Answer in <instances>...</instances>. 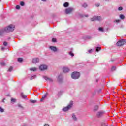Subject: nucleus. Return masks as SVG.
Masks as SVG:
<instances>
[{
	"label": "nucleus",
	"mask_w": 126,
	"mask_h": 126,
	"mask_svg": "<svg viewBox=\"0 0 126 126\" xmlns=\"http://www.w3.org/2000/svg\"><path fill=\"white\" fill-rule=\"evenodd\" d=\"M80 76V73L78 72H74L71 74V77L73 79H78Z\"/></svg>",
	"instance_id": "obj_3"
},
{
	"label": "nucleus",
	"mask_w": 126,
	"mask_h": 126,
	"mask_svg": "<svg viewBox=\"0 0 126 126\" xmlns=\"http://www.w3.org/2000/svg\"><path fill=\"white\" fill-rule=\"evenodd\" d=\"M63 6L64 7H68V6H69V3L67 2H66L63 4Z\"/></svg>",
	"instance_id": "obj_18"
},
{
	"label": "nucleus",
	"mask_w": 126,
	"mask_h": 126,
	"mask_svg": "<svg viewBox=\"0 0 126 126\" xmlns=\"http://www.w3.org/2000/svg\"><path fill=\"white\" fill-rule=\"evenodd\" d=\"M95 6H96L97 7H99V6H100V4H99V3L96 4H95Z\"/></svg>",
	"instance_id": "obj_42"
},
{
	"label": "nucleus",
	"mask_w": 126,
	"mask_h": 126,
	"mask_svg": "<svg viewBox=\"0 0 126 126\" xmlns=\"http://www.w3.org/2000/svg\"><path fill=\"white\" fill-rule=\"evenodd\" d=\"M48 68V66L46 65H41L39 66V69L40 70H46Z\"/></svg>",
	"instance_id": "obj_10"
},
{
	"label": "nucleus",
	"mask_w": 126,
	"mask_h": 126,
	"mask_svg": "<svg viewBox=\"0 0 126 126\" xmlns=\"http://www.w3.org/2000/svg\"><path fill=\"white\" fill-rule=\"evenodd\" d=\"M105 115V111L103 110L99 111L96 113V117L97 118H102Z\"/></svg>",
	"instance_id": "obj_7"
},
{
	"label": "nucleus",
	"mask_w": 126,
	"mask_h": 126,
	"mask_svg": "<svg viewBox=\"0 0 126 126\" xmlns=\"http://www.w3.org/2000/svg\"><path fill=\"white\" fill-rule=\"evenodd\" d=\"M126 43V40L122 39L119 41L118 42H117V46H118V47H121V46H124V45H125Z\"/></svg>",
	"instance_id": "obj_6"
},
{
	"label": "nucleus",
	"mask_w": 126,
	"mask_h": 126,
	"mask_svg": "<svg viewBox=\"0 0 126 126\" xmlns=\"http://www.w3.org/2000/svg\"><path fill=\"white\" fill-rule=\"evenodd\" d=\"M41 0L42 1H44V2L46 1V0Z\"/></svg>",
	"instance_id": "obj_48"
},
{
	"label": "nucleus",
	"mask_w": 126,
	"mask_h": 126,
	"mask_svg": "<svg viewBox=\"0 0 126 126\" xmlns=\"http://www.w3.org/2000/svg\"><path fill=\"white\" fill-rule=\"evenodd\" d=\"M38 69L37 68L34 67V68H31L30 69V70H31V71H36Z\"/></svg>",
	"instance_id": "obj_20"
},
{
	"label": "nucleus",
	"mask_w": 126,
	"mask_h": 126,
	"mask_svg": "<svg viewBox=\"0 0 126 126\" xmlns=\"http://www.w3.org/2000/svg\"><path fill=\"white\" fill-rule=\"evenodd\" d=\"M47 97V94H46L44 96H42V98L41 99V101L42 102L44 99H45Z\"/></svg>",
	"instance_id": "obj_32"
},
{
	"label": "nucleus",
	"mask_w": 126,
	"mask_h": 126,
	"mask_svg": "<svg viewBox=\"0 0 126 126\" xmlns=\"http://www.w3.org/2000/svg\"><path fill=\"white\" fill-rule=\"evenodd\" d=\"M98 30H99V31H100L101 32H104V29H103V28H102V27H99L98 28Z\"/></svg>",
	"instance_id": "obj_27"
},
{
	"label": "nucleus",
	"mask_w": 126,
	"mask_h": 126,
	"mask_svg": "<svg viewBox=\"0 0 126 126\" xmlns=\"http://www.w3.org/2000/svg\"><path fill=\"white\" fill-rule=\"evenodd\" d=\"M101 50V47H97L96 48V52H99V51H100Z\"/></svg>",
	"instance_id": "obj_29"
},
{
	"label": "nucleus",
	"mask_w": 126,
	"mask_h": 126,
	"mask_svg": "<svg viewBox=\"0 0 126 126\" xmlns=\"http://www.w3.org/2000/svg\"><path fill=\"white\" fill-rule=\"evenodd\" d=\"M5 31H4V29H0V36H2V35H3Z\"/></svg>",
	"instance_id": "obj_15"
},
{
	"label": "nucleus",
	"mask_w": 126,
	"mask_h": 126,
	"mask_svg": "<svg viewBox=\"0 0 126 126\" xmlns=\"http://www.w3.org/2000/svg\"><path fill=\"white\" fill-rule=\"evenodd\" d=\"M75 9L73 7H68L65 9V13L66 14H70L72 12H73Z\"/></svg>",
	"instance_id": "obj_5"
},
{
	"label": "nucleus",
	"mask_w": 126,
	"mask_h": 126,
	"mask_svg": "<svg viewBox=\"0 0 126 126\" xmlns=\"http://www.w3.org/2000/svg\"><path fill=\"white\" fill-rule=\"evenodd\" d=\"M69 55H70V56H71V57H74V54H73L72 51H70L69 53Z\"/></svg>",
	"instance_id": "obj_30"
},
{
	"label": "nucleus",
	"mask_w": 126,
	"mask_h": 126,
	"mask_svg": "<svg viewBox=\"0 0 126 126\" xmlns=\"http://www.w3.org/2000/svg\"><path fill=\"white\" fill-rule=\"evenodd\" d=\"M21 96L22 98H23V99H26V98H27V96H26V95L24 94L23 93H21Z\"/></svg>",
	"instance_id": "obj_16"
},
{
	"label": "nucleus",
	"mask_w": 126,
	"mask_h": 126,
	"mask_svg": "<svg viewBox=\"0 0 126 126\" xmlns=\"http://www.w3.org/2000/svg\"><path fill=\"white\" fill-rule=\"evenodd\" d=\"M49 49L54 53H56V52H58V51H59V49H58V48H57L56 46H50L49 47Z\"/></svg>",
	"instance_id": "obj_8"
},
{
	"label": "nucleus",
	"mask_w": 126,
	"mask_h": 126,
	"mask_svg": "<svg viewBox=\"0 0 126 126\" xmlns=\"http://www.w3.org/2000/svg\"><path fill=\"white\" fill-rule=\"evenodd\" d=\"M72 119L74 122H77L78 120L77 117H76V115L74 113L72 114Z\"/></svg>",
	"instance_id": "obj_12"
},
{
	"label": "nucleus",
	"mask_w": 126,
	"mask_h": 126,
	"mask_svg": "<svg viewBox=\"0 0 126 126\" xmlns=\"http://www.w3.org/2000/svg\"><path fill=\"white\" fill-rule=\"evenodd\" d=\"M116 70V67L115 66H112L111 68V71H115Z\"/></svg>",
	"instance_id": "obj_35"
},
{
	"label": "nucleus",
	"mask_w": 126,
	"mask_h": 126,
	"mask_svg": "<svg viewBox=\"0 0 126 126\" xmlns=\"http://www.w3.org/2000/svg\"><path fill=\"white\" fill-rule=\"evenodd\" d=\"M20 4L21 6H24V5H25V3H24V2L23 1H21L20 2Z\"/></svg>",
	"instance_id": "obj_33"
},
{
	"label": "nucleus",
	"mask_w": 126,
	"mask_h": 126,
	"mask_svg": "<svg viewBox=\"0 0 126 126\" xmlns=\"http://www.w3.org/2000/svg\"><path fill=\"white\" fill-rule=\"evenodd\" d=\"M69 70H70L69 68L67 67H64L63 68V72H64V73L69 72Z\"/></svg>",
	"instance_id": "obj_11"
},
{
	"label": "nucleus",
	"mask_w": 126,
	"mask_h": 126,
	"mask_svg": "<svg viewBox=\"0 0 126 126\" xmlns=\"http://www.w3.org/2000/svg\"><path fill=\"white\" fill-rule=\"evenodd\" d=\"M63 76L62 75H60L59 76H58V80L59 82H63Z\"/></svg>",
	"instance_id": "obj_14"
},
{
	"label": "nucleus",
	"mask_w": 126,
	"mask_h": 126,
	"mask_svg": "<svg viewBox=\"0 0 126 126\" xmlns=\"http://www.w3.org/2000/svg\"><path fill=\"white\" fill-rule=\"evenodd\" d=\"M16 9H20V6H19V5H17L16 6Z\"/></svg>",
	"instance_id": "obj_39"
},
{
	"label": "nucleus",
	"mask_w": 126,
	"mask_h": 126,
	"mask_svg": "<svg viewBox=\"0 0 126 126\" xmlns=\"http://www.w3.org/2000/svg\"><path fill=\"white\" fill-rule=\"evenodd\" d=\"M23 61V59L21 58H18V62H19V63H22V62Z\"/></svg>",
	"instance_id": "obj_25"
},
{
	"label": "nucleus",
	"mask_w": 126,
	"mask_h": 126,
	"mask_svg": "<svg viewBox=\"0 0 126 126\" xmlns=\"http://www.w3.org/2000/svg\"><path fill=\"white\" fill-rule=\"evenodd\" d=\"M52 42L53 43H56L57 42V39L56 38H52Z\"/></svg>",
	"instance_id": "obj_37"
},
{
	"label": "nucleus",
	"mask_w": 126,
	"mask_h": 126,
	"mask_svg": "<svg viewBox=\"0 0 126 126\" xmlns=\"http://www.w3.org/2000/svg\"><path fill=\"white\" fill-rule=\"evenodd\" d=\"M72 106H73V101H70L69 105H68L67 107L63 108L62 110L63 112H67L68 110H70V109H71V108L72 107Z\"/></svg>",
	"instance_id": "obj_2"
},
{
	"label": "nucleus",
	"mask_w": 126,
	"mask_h": 126,
	"mask_svg": "<svg viewBox=\"0 0 126 126\" xmlns=\"http://www.w3.org/2000/svg\"><path fill=\"white\" fill-rule=\"evenodd\" d=\"M37 77V76L36 75H33L32 76L31 78H30V80H32V79H34V78H36Z\"/></svg>",
	"instance_id": "obj_28"
},
{
	"label": "nucleus",
	"mask_w": 126,
	"mask_h": 126,
	"mask_svg": "<svg viewBox=\"0 0 126 126\" xmlns=\"http://www.w3.org/2000/svg\"><path fill=\"white\" fill-rule=\"evenodd\" d=\"M0 112H1V113H3V112H4V109L2 108V107L0 106Z\"/></svg>",
	"instance_id": "obj_36"
},
{
	"label": "nucleus",
	"mask_w": 126,
	"mask_h": 126,
	"mask_svg": "<svg viewBox=\"0 0 126 126\" xmlns=\"http://www.w3.org/2000/svg\"><path fill=\"white\" fill-rule=\"evenodd\" d=\"M115 23H120V22H121V20H116L115 21H114Z\"/></svg>",
	"instance_id": "obj_34"
},
{
	"label": "nucleus",
	"mask_w": 126,
	"mask_h": 126,
	"mask_svg": "<svg viewBox=\"0 0 126 126\" xmlns=\"http://www.w3.org/2000/svg\"><path fill=\"white\" fill-rule=\"evenodd\" d=\"M3 45H4V46H7V42H4Z\"/></svg>",
	"instance_id": "obj_41"
},
{
	"label": "nucleus",
	"mask_w": 126,
	"mask_h": 126,
	"mask_svg": "<svg viewBox=\"0 0 126 126\" xmlns=\"http://www.w3.org/2000/svg\"><path fill=\"white\" fill-rule=\"evenodd\" d=\"M14 28H15V26L14 25H9V26L6 27L4 29V30L5 33H10V32L14 31Z\"/></svg>",
	"instance_id": "obj_1"
},
{
	"label": "nucleus",
	"mask_w": 126,
	"mask_h": 126,
	"mask_svg": "<svg viewBox=\"0 0 126 126\" xmlns=\"http://www.w3.org/2000/svg\"><path fill=\"white\" fill-rule=\"evenodd\" d=\"M22 126H26V124H24L22 125Z\"/></svg>",
	"instance_id": "obj_47"
},
{
	"label": "nucleus",
	"mask_w": 126,
	"mask_h": 126,
	"mask_svg": "<svg viewBox=\"0 0 126 126\" xmlns=\"http://www.w3.org/2000/svg\"><path fill=\"white\" fill-rule=\"evenodd\" d=\"M88 52L89 54H91V53H92V49H91L89 50Z\"/></svg>",
	"instance_id": "obj_40"
},
{
	"label": "nucleus",
	"mask_w": 126,
	"mask_h": 126,
	"mask_svg": "<svg viewBox=\"0 0 126 126\" xmlns=\"http://www.w3.org/2000/svg\"><path fill=\"white\" fill-rule=\"evenodd\" d=\"M4 49H5L4 47H2V48H1L2 51H4Z\"/></svg>",
	"instance_id": "obj_45"
},
{
	"label": "nucleus",
	"mask_w": 126,
	"mask_h": 126,
	"mask_svg": "<svg viewBox=\"0 0 126 126\" xmlns=\"http://www.w3.org/2000/svg\"><path fill=\"white\" fill-rule=\"evenodd\" d=\"M16 99L12 98H11V104H14V103H16Z\"/></svg>",
	"instance_id": "obj_17"
},
{
	"label": "nucleus",
	"mask_w": 126,
	"mask_h": 126,
	"mask_svg": "<svg viewBox=\"0 0 126 126\" xmlns=\"http://www.w3.org/2000/svg\"><path fill=\"white\" fill-rule=\"evenodd\" d=\"M118 9L119 11H121V10H123V7H119Z\"/></svg>",
	"instance_id": "obj_38"
},
{
	"label": "nucleus",
	"mask_w": 126,
	"mask_h": 126,
	"mask_svg": "<svg viewBox=\"0 0 126 126\" xmlns=\"http://www.w3.org/2000/svg\"><path fill=\"white\" fill-rule=\"evenodd\" d=\"M120 19H122V20H124V19H125V15H124L123 14H121L120 15Z\"/></svg>",
	"instance_id": "obj_24"
},
{
	"label": "nucleus",
	"mask_w": 126,
	"mask_h": 126,
	"mask_svg": "<svg viewBox=\"0 0 126 126\" xmlns=\"http://www.w3.org/2000/svg\"><path fill=\"white\" fill-rule=\"evenodd\" d=\"M61 94H62V92H59L58 93V95H61Z\"/></svg>",
	"instance_id": "obj_44"
},
{
	"label": "nucleus",
	"mask_w": 126,
	"mask_h": 126,
	"mask_svg": "<svg viewBox=\"0 0 126 126\" xmlns=\"http://www.w3.org/2000/svg\"><path fill=\"white\" fill-rule=\"evenodd\" d=\"M105 1H109V0H105Z\"/></svg>",
	"instance_id": "obj_49"
},
{
	"label": "nucleus",
	"mask_w": 126,
	"mask_h": 126,
	"mask_svg": "<svg viewBox=\"0 0 126 126\" xmlns=\"http://www.w3.org/2000/svg\"><path fill=\"white\" fill-rule=\"evenodd\" d=\"M84 16H85V17H88V15H85Z\"/></svg>",
	"instance_id": "obj_46"
},
{
	"label": "nucleus",
	"mask_w": 126,
	"mask_h": 126,
	"mask_svg": "<svg viewBox=\"0 0 126 126\" xmlns=\"http://www.w3.org/2000/svg\"><path fill=\"white\" fill-rule=\"evenodd\" d=\"M82 7L85 8V7H87L88 5L86 3H84L82 5Z\"/></svg>",
	"instance_id": "obj_26"
},
{
	"label": "nucleus",
	"mask_w": 126,
	"mask_h": 126,
	"mask_svg": "<svg viewBox=\"0 0 126 126\" xmlns=\"http://www.w3.org/2000/svg\"><path fill=\"white\" fill-rule=\"evenodd\" d=\"M0 64L1 66H5L6 65L5 63H4V62H0Z\"/></svg>",
	"instance_id": "obj_22"
},
{
	"label": "nucleus",
	"mask_w": 126,
	"mask_h": 126,
	"mask_svg": "<svg viewBox=\"0 0 126 126\" xmlns=\"http://www.w3.org/2000/svg\"><path fill=\"white\" fill-rule=\"evenodd\" d=\"M12 69H13V68L12 67V66H11L8 70V71H9V72H11V71H12Z\"/></svg>",
	"instance_id": "obj_31"
},
{
	"label": "nucleus",
	"mask_w": 126,
	"mask_h": 126,
	"mask_svg": "<svg viewBox=\"0 0 126 126\" xmlns=\"http://www.w3.org/2000/svg\"><path fill=\"white\" fill-rule=\"evenodd\" d=\"M17 106H18V108H19L20 109H22V110H23L24 107H23V106H22V105L21 104L18 103L17 104Z\"/></svg>",
	"instance_id": "obj_23"
},
{
	"label": "nucleus",
	"mask_w": 126,
	"mask_h": 126,
	"mask_svg": "<svg viewBox=\"0 0 126 126\" xmlns=\"http://www.w3.org/2000/svg\"><path fill=\"white\" fill-rule=\"evenodd\" d=\"M30 103H32V104H36V103H37V100L31 99L30 100Z\"/></svg>",
	"instance_id": "obj_19"
},
{
	"label": "nucleus",
	"mask_w": 126,
	"mask_h": 126,
	"mask_svg": "<svg viewBox=\"0 0 126 126\" xmlns=\"http://www.w3.org/2000/svg\"><path fill=\"white\" fill-rule=\"evenodd\" d=\"M4 101H5V98H4L2 99V103H5V102Z\"/></svg>",
	"instance_id": "obj_43"
},
{
	"label": "nucleus",
	"mask_w": 126,
	"mask_h": 126,
	"mask_svg": "<svg viewBox=\"0 0 126 126\" xmlns=\"http://www.w3.org/2000/svg\"><path fill=\"white\" fill-rule=\"evenodd\" d=\"M91 21H101V20H103V18L102 17L100 16H94L92 18H91Z\"/></svg>",
	"instance_id": "obj_4"
},
{
	"label": "nucleus",
	"mask_w": 126,
	"mask_h": 126,
	"mask_svg": "<svg viewBox=\"0 0 126 126\" xmlns=\"http://www.w3.org/2000/svg\"><path fill=\"white\" fill-rule=\"evenodd\" d=\"M43 78L44 79H45V80H46V81H47L48 82H53V81H54V80H53V79L51 78H49L47 76H43Z\"/></svg>",
	"instance_id": "obj_9"
},
{
	"label": "nucleus",
	"mask_w": 126,
	"mask_h": 126,
	"mask_svg": "<svg viewBox=\"0 0 126 126\" xmlns=\"http://www.w3.org/2000/svg\"><path fill=\"white\" fill-rule=\"evenodd\" d=\"M98 109H99V106H98L97 105H96L95 106H94V112H96V111H97Z\"/></svg>",
	"instance_id": "obj_21"
},
{
	"label": "nucleus",
	"mask_w": 126,
	"mask_h": 126,
	"mask_svg": "<svg viewBox=\"0 0 126 126\" xmlns=\"http://www.w3.org/2000/svg\"><path fill=\"white\" fill-rule=\"evenodd\" d=\"M39 61H40V60L38 58H33L32 59V63H39Z\"/></svg>",
	"instance_id": "obj_13"
}]
</instances>
